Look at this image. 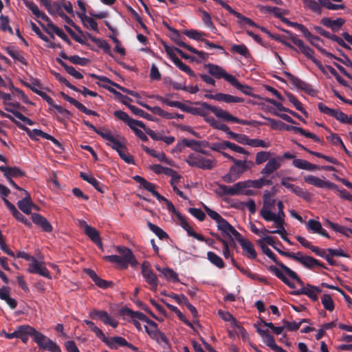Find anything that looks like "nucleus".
I'll return each mask as SVG.
<instances>
[{"mask_svg":"<svg viewBox=\"0 0 352 352\" xmlns=\"http://www.w3.org/2000/svg\"><path fill=\"white\" fill-rule=\"evenodd\" d=\"M196 104H199L201 106V107L195 108V107H190L186 106V107L185 109V112L190 113H192L193 115H196V116H204L206 114V111H210L212 112L217 118H221L226 122L238 123V124H241L243 125H252V126L265 124V123L258 122L256 120H246L239 119V118L231 115L228 111H226L219 107L212 106L206 102H197Z\"/></svg>","mask_w":352,"mask_h":352,"instance_id":"obj_1","label":"nucleus"},{"mask_svg":"<svg viewBox=\"0 0 352 352\" xmlns=\"http://www.w3.org/2000/svg\"><path fill=\"white\" fill-rule=\"evenodd\" d=\"M257 243L261 248L263 254H265L270 259H272L281 269V270L283 272H285L289 277H290L293 280H295L300 285H304V283L298 276V274L294 271L291 270L289 267L286 266L284 263L279 261L275 254L267 246V245L272 246L282 256H284L283 253H289L288 252H285L282 250H278V247H277L276 243L272 236H265V237L258 239Z\"/></svg>","mask_w":352,"mask_h":352,"instance_id":"obj_2","label":"nucleus"},{"mask_svg":"<svg viewBox=\"0 0 352 352\" xmlns=\"http://www.w3.org/2000/svg\"><path fill=\"white\" fill-rule=\"evenodd\" d=\"M116 250L122 255H108L104 256L103 259L106 261L116 263L120 268L126 270L130 265L133 267H135L138 262L135 257L132 250L124 246H116Z\"/></svg>","mask_w":352,"mask_h":352,"instance_id":"obj_3","label":"nucleus"},{"mask_svg":"<svg viewBox=\"0 0 352 352\" xmlns=\"http://www.w3.org/2000/svg\"><path fill=\"white\" fill-rule=\"evenodd\" d=\"M260 215L266 221H274L276 227L277 228V230H268L265 228L262 233L278 234L280 236L282 239L287 242L288 244L293 245V243L289 238L287 236H283L284 234H287V231L284 226L285 223V219L275 217V213L272 212L268 208H261L260 210Z\"/></svg>","mask_w":352,"mask_h":352,"instance_id":"obj_4","label":"nucleus"},{"mask_svg":"<svg viewBox=\"0 0 352 352\" xmlns=\"http://www.w3.org/2000/svg\"><path fill=\"white\" fill-rule=\"evenodd\" d=\"M284 256L290 258L303 265L305 267L311 270L315 267H320L328 270L325 265L315 258L303 255L300 252L296 253H283Z\"/></svg>","mask_w":352,"mask_h":352,"instance_id":"obj_5","label":"nucleus"},{"mask_svg":"<svg viewBox=\"0 0 352 352\" xmlns=\"http://www.w3.org/2000/svg\"><path fill=\"white\" fill-rule=\"evenodd\" d=\"M233 163L229 172L223 177V180L228 184L237 180L243 173L250 168L246 159L243 161L236 160Z\"/></svg>","mask_w":352,"mask_h":352,"instance_id":"obj_6","label":"nucleus"},{"mask_svg":"<svg viewBox=\"0 0 352 352\" xmlns=\"http://www.w3.org/2000/svg\"><path fill=\"white\" fill-rule=\"evenodd\" d=\"M186 163L192 166L204 170H212L216 166L214 160L206 159L199 154L190 153L186 160Z\"/></svg>","mask_w":352,"mask_h":352,"instance_id":"obj_7","label":"nucleus"},{"mask_svg":"<svg viewBox=\"0 0 352 352\" xmlns=\"http://www.w3.org/2000/svg\"><path fill=\"white\" fill-rule=\"evenodd\" d=\"M29 336L32 337L36 344H39V338H43L41 332L30 325L23 324L18 326L17 338L21 339L23 343L26 344L29 340Z\"/></svg>","mask_w":352,"mask_h":352,"instance_id":"obj_8","label":"nucleus"},{"mask_svg":"<svg viewBox=\"0 0 352 352\" xmlns=\"http://www.w3.org/2000/svg\"><path fill=\"white\" fill-rule=\"evenodd\" d=\"M142 274L145 281L150 285L151 290H156L159 284L157 275L151 269L148 261H144L142 264Z\"/></svg>","mask_w":352,"mask_h":352,"instance_id":"obj_9","label":"nucleus"},{"mask_svg":"<svg viewBox=\"0 0 352 352\" xmlns=\"http://www.w3.org/2000/svg\"><path fill=\"white\" fill-rule=\"evenodd\" d=\"M165 51L170 58V59L174 63V64L182 72L186 73L190 77H196L195 73L190 68V67L184 63L174 53V50L170 48V46L167 44H164Z\"/></svg>","mask_w":352,"mask_h":352,"instance_id":"obj_10","label":"nucleus"},{"mask_svg":"<svg viewBox=\"0 0 352 352\" xmlns=\"http://www.w3.org/2000/svg\"><path fill=\"white\" fill-rule=\"evenodd\" d=\"M318 108L321 113L333 117L343 124H348L349 122V116L339 109H331L322 102L318 104Z\"/></svg>","mask_w":352,"mask_h":352,"instance_id":"obj_11","label":"nucleus"},{"mask_svg":"<svg viewBox=\"0 0 352 352\" xmlns=\"http://www.w3.org/2000/svg\"><path fill=\"white\" fill-rule=\"evenodd\" d=\"M322 292V289L315 285L307 284L306 287H302L300 289L290 292L292 295L300 296L306 295L312 301H317L318 300V294Z\"/></svg>","mask_w":352,"mask_h":352,"instance_id":"obj_12","label":"nucleus"},{"mask_svg":"<svg viewBox=\"0 0 352 352\" xmlns=\"http://www.w3.org/2000/svg\"><path fill=\"white\" fill-rule=\"evenodd\" d=\"M205 68L208 69V73L217 79L223 78L228 82H230L234 76L228 74L221 67L208 63L205 65Z\"/></svg>","mask_w":352,"mask_h":352,"instance_id":"obj_13","label":"nucleus"},{"mask_svg":"<svg viewBox=\"0 0 352 352\" xmlns=\"http://www.w3.org/2000/svg\"><path fill=\"white\" fill-rule=\"evenodd\" d=\"M304 181L317 188L338 190V186L328 180H322L314 175H307L304 177Z\"/></svg>","mask_w":352,"mask_h":352,"instance_id":"obj_14","label":"nucleus"},{"mask_svg":"<svg viewBox=\"0 0 352 352\" xmlns=\"http://www.w3.org/2000/svg\"><path fill=\"white\" fill-rule=\"evenodd\" d=\"M285 75L287 76L290 82L292 83V85H294L298 89L302 90L309 95H313L315 93V91L310 85L302 80L299 78L287 72H285Z\"/></svg>","mask_w":352,"mask_h":352,"instance_id":"obj_15","label":"nucleus"},{"mask_svg":"<svg viewBox=\"0 0 352 352\" xmlns=\"http://www.w3.org/2000/svg\"><path fill=\"white\" fill-rule=\"evenodd\" d=\"M28 272L31 274H39L48 279L52 278L50 272L47 267L39 263L36 258H32V261L29 264Z\"/></svg>","mask_w":352,"mask_h":352,"instance_id":"obj_16","label":"nucleus"},{"mask_svg":"<svg viewBox=\"0 0 352 352\" xmlns=\"http://www.w3.org/2000/svg\"><path fill=\"white\" fill-rule=\"evenodd\" d=\"M283 161V157L280 156H276L275 157L270 158L265 167L261 170V174L264 176H268L272 174L274 172L279 169L281 166V164Z\"/></svg>","mask_w":352,"mask_h":352,"instance_id":"obj_17","label":"nucleus"},{"mask_svg":"<svg viewBox=\"0 0 352 352\" xmlns=\"http://www.w3.org/2000/svg\"><path fill=\"white\" fill-rule=\"evenodd\" d=\"M84 272L94 282V283L100 288L107 289L113 286L112 281L104 280L99 277L96 272L90 268L84 269Z\"/></svg>","mask_w":352,"mask_h":352,"instance_id":"obj_18","label":"nucleus"},{"mask_svg":"<svg viewBox=\"0 0 352 352\" xmlns=\"http://www.w3.org/2000/svg\"><path fill=\"white\" fill-rule=\"evenodd\" d=\"M113 115L118 119L125 122L130 128H131L133 125H138L139 127L145 129V124L142 121L131 118L126 112L123 111H115Z\"/></svg>","mask_w":352,"mask_h":352,"instance_id":"obj_19","label":"nucleus"},{"mask_svg":"<svg viewBox=\"0 0 352 352\" xmlns=\"http://www.w3.org/2000/svg\"><path fill=\"white\" fill-rule=\"evenodd\" d=\"M311 251L316 255L324 258L327 261L329 265H330L331 266H334V265L340 266L341 270L343 271H345V272H347L349 270V268L346 266H345L344 265L337 263L336 261H334L333 259V258H331L330 256L329 253L327 254L326 253L327 252V250L321 249L318 246L314 245V247L311 249Z\"/></svg>","mask_w":352,"mask_h":352,"instance_id":"obj_20","label":"nucleus"},{"mask_svg":"<svg viewBox=\"0 0 352 352\" xmlns=\"http://www.w3.org/2000/svg\"><path fill=\"white\" fill-rule=\"evenodd\" d=\"M307 230L310 233H316L327 239L330 238V236L327 232L322 228L320 221L311 219L305 223Z\"/></svg>","mask_w":352,"mask_h":352,"instance_id":"obj_21","label":"nucleus"},{"mask_svg":"<svg viewBox=\"0 0 352 352\" xmlns=\"http://www.w3.org/2000/svg\"><path fill=\"white\" fill-rule=\"evenodd\" d=\"M24 192L26 196L18 201L17 206L23 212L26 214H30L32 213V208L38 210V208L32 201L29 192L27 190H24Z\"/></svg>","mask_w":352,"mask_h":352,"instance_id":"obj_22","label":"nucleus"},{"mask_svg":"<svg viewBox=\"0 0 352 352\" xmlns=\"http://www.w3.org/2000/svg\"><path fill=\"white\" fill-rule=\"evenodd\" d=\"M288 180L293 181L294 179L292 177H284L281 180V184L297 196L305 199L308 198V193L307 191L298 186H295L294 184L287 182Z\"/></svg>","mask_w":352,"mask_h":352,"instance_id":"obj_23","label":"nucleus"},{"mask_svg":"<svg viewBox=\"0 0 352 352\" xmlns=\"http://www.w3.org/2000/svg\"><path fill=\"white\" fill-rule=\"evenodd\" d=\"M0 170L6 178H19L25 175V173L17 166H0Z\"/></svg>","mask_w":352,"mask_h":352,"instance_id":"obj_24","label":"nucleus"},{"mask_svg":"<svg viewBox=\"0 0 352 352\" xmlns=\"http://www.w3.org/2000/svg\"><path fill=\"white\" fill-rule=\"evenodd\" d=\"M42 337L39 338L38 346L43 349L48 350L51 352H61L60 346L53 340L46 337L42 333Z\"/></svg>","mask_w":352,"mask_h":352,"instance_id":"obj_25","label":"nucleus"},{"mask_svg":"<svg viewBox=\"0 0 352 352\" xmlns=\"http://www.w3.org/2000/svg\"><path fill=\"white\" fill-rule=\"evenodd\" d=\"M242 190L248 188H261L264 186H270L272 184L270 179L260 178L255 180H247L241 182Z\"/></svg>","mask_w":352,"mask_h":352,"instance_id":"obj_26","label":"nucleus"},{"mask_svg":"<svg viewBox=\"0 0 352 352\" xmlns=\"http://www.w3.org/2000/svg\"><path fill=\"white\" fill-rule=\"evenodd\" d=\"M32 222L36 226H40L44 232H51L53 228L49 221L38 213L32 214Z\"/></svg>","mask_w":352,"mask_h":352,"instance_id":"obj_27","label":"nucleus"},{"mask_svg":"<svg viewBox=\"0 0 352 352\" xmlns=\"http://www.w3.org/2000/svg\"><path fill=\"white\" fill-rule=\"evenodd\" d=\"M345 21L342 18H337L331 20L329 17H324L321 19L320 23L327 28H331L333 32H338L344 24Z\"/></svg>","mask_w":352,"mask_h":352,"instance_id":"obj_28","label":"nucleus"},{"mask_svg":"<svg viewBox=\"0 0 352 352\" xmlns=\"http://www.w3.org/2000/svg\"><path fill=\"white\" fill-rule=\"evenodd\" d=\"M203 207L207 214L216 221L217 223L218 230H221L228 221L223 219L218 212L210 209L207 206L204 205Z\"/></svg>","mask_w":352,"mask_h":352,"instance_id":"obj_29","label":"nucleus"},{"mask_svg":"<svg viewBox=\"0 0 352 352\" xmlns=\"http://www.w3.org/2000/svg\"><path fill=\"white\" fill-rule=\"evenodd\" d=\"M10 288L3 286L0 288V299L4 300L11 309H14L17 306V301L10 297Z\"/></svg>","mask_w":352,"mask_h":352,"instance_id":"obj_30","label":"nucleus"},{"mask_svg":"<svg viewBox=\"0 0 352 352\" xmlns=\"http://www.w3.org/2000/svg\"><path fill=\"white\" fill-rule=\"evenodd\" d=\"M241 182L236 183L232 186H228L223 184L219 185L221 190L220 194L221 195H239L242 190Z\"/></svg>","mask_w":352,"mask_h":352,"instance_id":"obj_31","label":"nucleus"},{"mask_svg":"<svg viewBox=\"0 0 352 352\" xmlns=\"http://www.w3.org/2000/svg\"><path fill=\"white\" fill-rule=\"evenodd\" d=\"M101 137L106 140H108L111 144L107 143V145L111 146L113 150L118 152L121 149L125 148V145L113 136L109 131H105L101 134Z\"/></svg>","mask_w":352,"mask_h":352,"instance_id":"obj_32","label":"nucleus"},{"mask_svg":"<svg viewBox=\"0 0 352 352\" xmlns=\"http://www.w3.org/2000/svg\"><path fill=\"white\" fill-rule=\"evenodd\" d=\"M23 3L32 11L36 18L41 19L47 23L50 22V19L44 12L39 10L38 6L33 1L23 0Z\"/></svg>","mask_w":352,"mask_h":352,"instance_id":"obj_33","label":"nucleus"},{"mask_svg":"<svg viewBox=\"0 0 352 352\" xmlns=\"http://www.w3.org/2000/svg\"><path fill=\"white\" fill-rule=\"evenodd\" d=\"M18 127L26 132L27 135L30 137L32 140H38V137L43 138L46 139L47 138L48 133L43 132L41 129H34L33 130H30L28 127L25 126L23 124H18Z\"/></svg>","mask_w":352,"mask_h":352,"instance_id":"obj_34","label":"nucleus"},{"mask_svg":"<svg viewBox=\"0 0 352 352\" xmlns=\"http://www.w3.org/2000/svg\"><path fill=\"white\" fill-rule=\"evenodd\" d=\"M44 7L47 10L50 14L55 15L57 14L60 16L63 13V6L58 2H52L51 0H45Z\"/></svg>","mask_w":352,"mask_h":352,"instance_id":"obj_35","label":"nucleus"},{"mask_svg":"<svg viewBox=\"0 0 352 352\" xmlns=\"http://www.w3.org/2000/svg\"><path fill=\"white\" fill-rule=\"evenodd\" d=\"M268 270L274 274L278 278L283 281L285 285L292 289H294L296 285L294 283L291 282L286 276L277 267L271 265L268 267Z\"/></svg>","mask_w":352,"mask_h":352,"instance_id":"obj_36","label":"nucleus"},{"mask_svg":"<svg viewBox=\"0 0 352 352\" xmlns=\"http://www.w3.org/2000/svg\"><path fill=\"white\" fill-rule=\"evenodd\" d=\"M257 332L262 338L265 344L269 346L272 350H274L277 344L275 342L274 337L269 333L268 330L257 329Z\"/></svg>","mask_w":352,"mask_h":352,"instance_id":"obj_37","label":"nucleus"},{"mask_svg":"<svg viewBox=\"0 0 352 352\" xmlns=\"http://www.w3.org/2000/svg\"><path fill=\"white\" fill-rule=\"evenodd\" d=\"M223 233L231 237L232 234L236 240L241 244L246 239L243 238L241 234L229 223L228 222L225 227L221 230Z\"/></svg>","mask_w":352,"mask_h":352,"instance_id":"obj_38","label":"nucleus"},{"mask_svg":"<svg viewBox=\"0 0 352 352\" xmlns=\"http://www.w3.org/2000/svg\"><path fill=\"white\" fill-rule=\"evenodd\" d=\"M293 165L299 168L306 170H314L316 169H320V166L313 164L308 161L302 159H294L292 162Z\"/></svg>","mask_w":352,"mask_h":352,"instance_id":"obj_39","label":"nucleus"},{"mask_svg":"<svg viewBox=\"0 0 352 352\" xmlns=\"http://www.w3.org/2000/svg\"><path fill=\"white\" fill-rule=\"evenodd\" d=\"M77 15L80 19L83 25L85 28H90L91 30L96 32H99L98 23L93 18L87 16L84 13H77Z\"/></svg>","mask_w":352,"mask_h":352,"instance_id":"obj_40","label":"nucleus"},{"mask_svg":"<svg viewBox=\"0 0 352 352\" xmlns=\"http://www.w3.org/2000/svg\"><path fill=\"white\" fill-rule=\"evenodd\" d=\"M151 98H154V99H156L159 101H160L161 102L164 103V104H166V105L169 106V107H177L179 109H181L182 111H185V109L186 107V105L184 104L183 103H182L181 102H179V101H172V100H170L166 98H164L161 96H159V95H153L151 96H149Z\"/></svg>","mask_w":352,"mask_h":352,"instance_id":"obj_41","label":"nucleus"},{"mask_svg":"<svg viewBox=\"0 0 352 352\" xmlns=\"http://www.w3.org/2000/svg\"><path fill=\"white\" fill-rule=\"evenodd\" d=\"M80 177L85 181L87 182L89 184H91L98 191L100 192H104V190L105 186H103L99 181H98L95 177L87 175L84 172H80Z\"/></svg>","mask_w":352,"mask_h":352,"instance_id":"obj_42","label":"nucleus"},{"mask_svg":"<svg viewBox=\"0 0 352 352\" xmlns=\"http://www.w3.org/2000/svg\"><path fill=\"white\" fill-rule=\"evenodd\" d=\"M295 45L299 48L300 51L308 58L311 60L314 63V60L316 59L314 56V52L308 45H305L302 40H296Z\"/></svg>","mask_w":352,"mask_h":352,"instance_id":"obj_43","label":"nucleus"},{"mask_svg":"<svg viewBox=\"0 0 352 352\" xmlns=\"http://www.w3.org/2000/svg\"><path fill=\"white\" fill-rule=\"evenodd\" d=\"M6 51L7 54L11 56L14 60L21 63L23 65H27L28 63L22 54V52L14 48L13 46L6 47Z\"/></svg>","mask_w":352,"mask_h":352,"instance_id":"obj_44","label":"nucleus"},{"mask_svg":"<svg viewBox=\"0 0 352 352\" xmlns=\"http://www.w3.org/2000/svg\"><path fill=\"white\" fill-rule=\"evenodd\" d=\"M87 36L89 38L96 44L98 47L102 49L104 53L111 55V46L105 40L96 38L89 33H87Z\"/></svg>","mask_w":352,"mask_h":352,"instance_id":"obj_45","label":"nucleus"},{"mask_svg":"<svg viewBox=\"0 0 352 352\" xmlns=\"http://www.w3.org/2000/svg\"><path fill=\"white\" fill-rule=\"evenodd\" d=\"M142 148L147 154L150 155L153 157L157 158L159 161L165 162L167 164H170V160L166 157V155L164 153L157 152L156 151L151 149L144 144L142 145Z\"/></svg>","mask_w":352,"mask_h":352,"instance_id":"obj_46","label":"nucleus"},{"mask_svg":"<svg viewBox=\"0 0 352 352\" xmlns=\"http://www.w3.org/2000/svg\"><path fill=\"white\" fill-rule=\"evenodd\" d=\"M240 245L243 250L246 253L248 258L251 259H255L256 258V252L252 243L250 240L245 239Z\"/></svg>","mask_w":352,"mask_h":352,"instance_id":"obj_47","label":"nucleus"},{"mask_svg":"<svg viewBox=\"0 0 352 352\" xmlns=\"http://www.w3.org/2000/svg\"><path fill=\"white\" fill-rule=\"evenodd\" d=\"M56 62L60 64L69 75L72 76L76 79H82L83 76L79 72L76 71V69L66 64L61 58H57Z\"/></svg>","mask_w":352,"mask_h":352,"instance_id":"obj_48","label":"nucleus"},{"mask_svg":"<svg viewBox=\"0 0 352 352\" xmlns=\"http://www.w3.org/2000/svg\"><path fill=\"white\" fill-rule=\"evenodd\" d=\"M106 344L111 349H117L118 346H125L127 344V341L122 337L114 336L108 338Z\"/></svg>","mask_w":352,"mask_h":352,"instance_id":"obj_49","label":"nucleus"},{"mask_svg":"<svg viewBox=\"0 0 352 352\" xmlns=\"http://www.w3.org/2000/svg\"><path fill=\"white\" fill-rule=\"evenodd\" d=\"M219 102H224L226 103H241L244 99L240 97L234 96L228 94L219 93Z\"/></svg>","mask_w":352,"mask_h":352,"instance_id":"obj_50","label":"nucleus"},{"mask_svg":"<svg viewBox=\"0 0 352 352\" xmlns=\"http://www.w3.org/2000/svg\"><path fill=\"white\" fill-rule=\"evenodd\" d=\"M207 258L212 265L217 267L219 269H223L225 267V263L223 259L213 252L210 251L207 252Z\"/></svg>","mask_w":352,"mask_h":352,"instance_id":"obj_51","label":"nucleus"},{"mask_svg":"<svg viewBox=\"0 0 352 352\" xmlns=\"http://www.w3.org/2000/svg\"><path fill=\"white\" fill-rule=\"evenodd\" d=\"M232 86L235 87L237 89L240 90L243 94L247 96H253L252 91V88L246 85H242L239 82L235 76L230 82Z\"/></svg>","mask_w":352,"mask_h":352,"instance_id":"obj_52","label":"nucleus"},{"mask_svg":"<svg viewBox=\"0 0 352 352\" xmlns=\"http://www.w3.org/2000/svg\"><path fill=\"white\" fill-rule=\"evenodd\" d=\"M183 143L184 144V146L190 148L193 151H195V148H196L197 146L207 147L210 145L209 142L206 140L198 141L195 140H188L186 138L183 139Z\"/></svg>","mask_w":352,"mask_h":352,"instance_id":"obj_53","label":"nucleus"},{"mask_svg":"<svg viewBox=\"0 0 352 352\" xmlns=\"http://www.w3.org/2000/svg\"><path fill=\"white\" fill-rule=\"evenodd\" d=\"M182 33L191 39H194L197 41H201L204 36H206L208 34L204 32H199L197 30H184Z\"/></svg>","mask_w":352,"mask_h":352,"instance_id":"obj_54","label":"nucleus"},{"mask_svg":"<svg viewBox=\"0 0 352 352\" xmlns=\"http://www.w3.org/2000/svg\"><path fill=\"white\" fill-rule=\"evenodd\" d=\"M126 310H129V311H133L132 309L125 307H122V309H120V314L123 316L124 318H125L126 316H128L131 318V322L134 324V326L136 327V329L138 330V331H142V325L141 324L138 322V318L135 316V315H133V314H129Z\"/></svg>","mask_w":352,"mask_h":352,"instance_id":"obj_55","label":"nucleus"},{"mask_svg":"<svg viewBox=\"0 0 352 352\" xmlns=\"http://www.w3.org/2000/svg\"><path fill=\"white\" fill-rule=\"evenodd\" d=\"M47 27L50 28L54 33H55L58 36L61 38L68 45L72 44L71 41L69 40L67 34L60 28L53 24L51 20L50 21V22L47 23Z\"/></svg>","mask_w":352,"mask_h":352,"instance_id":"obj_56","label":"nucleus"},{"mask_svg":"<svg viewBox=\"0 0 352 352\" xmlns=\"http://www.w3.org/2000/svg\"><path fill=\"white\" fill-rule=\"evenodd\" d=\"M292 131L294 132L295 133H300V135H302L306 138H311L316 142H318V143L322 142L320 138L319 137H318L316 135H315L314 133H312L311 132L307 131L301 127H298V126H294Z\"/></svg>","mask_w":352,"mask_h":352,"instance_id":"obj_57","label":"nucleus"},{"mask_svg":"<svg viewBox=\"0 0 352 352\" xmlns=\"http://www.w3.org/2000/svg\"><path fill=\"white\" fill-rule=\"evenodd\" d=\"M237 269L244 275L247 276L250 278L252 280H258L259 282L266 283V279L263 276H259L258 274L252 273L250 271L249 269H246L241 265L237 266Z\"/></svg>","mask_w":352,"mask_h":352,"instance_id":"obj_58","label":"nucleus"},{"mask_svg":"<svg viewBox=\"0 0 352 352\" xmlns=\"http://www.w3.org/2000/svg\"><path fill=\"white\" fill-rule=\"evenodd\" d=\"M287 97L289 101L294 104L295 108L302 112L306 117L308 116V113L302 107V103L298 100V98L291 93L287 94Z\"/></svg>","mask_w":352,"mask_h":352,"instance_id":"obj_59","label":"nucleus"},{"mask_svg":"<svg viewBox=\"0 0 352 352\" xmlns=\"http://www.w3.org/2000/svg\"><path fill=\"white\" fill-rule=\"evenodd\" d=\"M156 111V115L161 116L162 118H166V119H184V116L183 114L179 113H168L160 107L159 109H155Z\"/></svg>","mask_w":352,"mask_h":352,"instance_id":"obj_60","label":"nucleus"},{"mask_svg":"<svg viewBox=\"0 0 352 352\" xmlns=\"http://www.w3.org/2000/svg\"><path fill=\"white\" fill-rule=\"evenodd\" d=\"M321 302L327 311H332L335 308V304L329 294H323L321 297Z\"/></svg>","mask_w":352,"mask_h":352,"instance_id":"obj_61","label":"nucleus"},{"mask_svg":"<svg viewBox=\"0 0 352 352\" xmlns=\"http://www.w3.org/2000/svg\"><path fill=\"white\" fill-rule=\"evenodd\" d=\"M272 194L267 191L265 190L264 192L263 199V206L262 208H268L270 210V208H273L276 203V199H272Z\"/></svg>","mask_w":352,"mask_h":352,"instance_id":"obj_62","label":"nucleus"},{"mask_svg":"<svg viewBox=\"0 0 352 352\" xmlns=\"http://www.w3.org/2000/svg\"><path fill=\"white\" fill-rule=\"evenodd\" d=\"M148 227L149 229L155 233L160 239H168V234L159 226L152 223L151 222H148Z\"/></svg>","mask_w":352,"mask_h":352,"instance_id":"obj_63","label":"nucleus"},{"mask_svg":"<svg viewBox=\"0 0 352 352\" xmlns=\"http://www.w3.org/2000/svg\"><path fill=\"white\" fill-rule=\"evenodd\" d=\"M303 3L307 8L311 11L320 14H321V5L315 0H303Z\"/></svg>","mask_w":352,"mask_h":352,"instance_id":"obj_64","label":"nucleus"}]
</instances>
